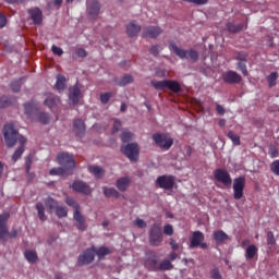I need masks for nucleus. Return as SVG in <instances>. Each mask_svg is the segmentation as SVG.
<instances>
[{"label": "nucleus", "instance_id": "1", "mask_svg": "<svg viewBox=\"0 0 279 279\" xmlns=\"http://www.w3.org/2000/svg\"><path fill=\"white\" fill-rule=\"evenodd\" d=\"M3 134L7 147H14L16 145V142H19L21 145L12 156V160L16 162V160H19V158H21V156H23V153L25 151V143H27V140L25 138V136L19 134V131L14 129V123L12 122L4 125Z\"/></svg>", "mask_w": 279, "mask_h": 279}, {"label": "nucleus", "instance_id": "2", "mask_svg": "<svg viewBox=\"0 0 279 279\" xmlns=\"http://www.w3.org/2000/svg\"><path fill=\"white\" fill-rule=\"evenodd\" d=\"M169 49L170 51H173V53H175V56H178V58L181 60H191V62H197V60H199V52H197V50L193 48L184 50L178 47L175 41H169Z\"/></svg>", "mask_w": 279, "mask_h": 279}, {"label": "nucleus", "instance_id": "3", "mask_svg": "<svg viewBox=\"0 0 279 279\" xmlns=\"http://www.w3.org/2000/svg\"><path fill=\"white\" fill-rule=\"evenodd\" d=\"M165 241L162 225L154 222L148 229V243L151 247H160Z\"/></svg>", "mask_w": 279, "mask_h": 279}, {"label": "nucleus", "instance_id": "4", "mask_svg": "<svg viewBox=\"0 0 279 279\" xmlns=\"http://www.w3.org/2000/svg\"><path fill=\"white\" fill-rule=\"evenodd\" d=\"M71 207L74 209L73 219L74 221H76V230H78V232L86 231L88 225H86V217L82 215V207L80 206V204H77V202L73 199L71 201Z\"/></svg>", "mask_w": 279, "mask_h": 279}, {"label": "nucleus", "instance_id": "5", "mask_svg": "<svg viewBox=\"0 0 279 279\" xmlns=\"http://www.w3.org/2000/svg\"><path fill=\"white\" fill-rule=\"evenodd\" d=\"M8 219H10V214L0 215V241H3L5 236H10V239H16L19 232L16 229H13L11 232L8 229Z\"/></svg>", "mask_w": 279, "mask_h": 279}, {"label": "nucleus", "instance_id": "6", "mask_svg": "<svg viewBox=\"0 0 279 279\" xmlns=\"http://www.w3.org/2000/svg\"><path fill=\"white\" fill-rule=\"evenodd\" d=\"M153 141L157 145V147L162 149V151H169V149L173 147V138L167 137V135L162 133L153 134Z\"/></svg>", "mask_w": 279, "mask_h": 279}, {"label": "nucleus", "instance_id": "7", "mask_svg": "<svg viewBox=\"0 0 279 279\" xmlns=\"http://www.w3.org/2000/svg\"><path fill=\"white\" fill-rule=\"evenodd\" d=\"M122 154L129 158V160L136 162L138 160V144L137 143H130L126 144L125 146H121Z\"/></svg>", "mask_w": 279, "mask_h": 279}, {"label": "nucleus", "instance_id": "8", "mask_svg": "<svg viewBox=\"0 0 279 279\" xmlns=\"http://www.w3.org/2000/svg\"><path fill=\"white\" fill-rule=\"evenodd\" d=\"M156 184L159 189H163L165 191H172L175 186V177L171 174H163L157 178Z\"/></svg>", "mask_w": 279, "mask_h": 279}, {"label": "nucleus", "instance_id": "9", "mask_svg": "<svg viewBox=\"0 0 279 279\" xmlns=\"http://www.w3.org/2000/svg\"><path fill=\"white\" fill-rule=\"evenodd\" d=\"M144 265L148 271H158L160 264H158V255L156 254V251H148L146 253Z\"/></svg>", "mask_w": 279, "mask_h": 279}, {"label": "nucleus", "instance_id": "10", "mask_svg": "<svg viewBox=\"0 0 279 279\" xmlns=\"http://www.w3.org/2000/svg\"><path fill=\"white\" fill-rule=\"evenodd\" d=\"M243 191H245V177H238L233 180L234 199H241L243 197Z\"/></svg>", "mask_w": 279, "mask_h": 279}, {"label": "nucleus", "instance_id": "11", "mask_svg": "<svg viewBox=\"0 0 279 279\" xmlns=\"http://www.w3.org/2000/svg\"><path fill=\"white\" fill-rule=\"evenodd\" d=\"M215 180L221 182L225 186H232V177L230 173L221 168H218L214 172Z\"/></svg>", "mask_w": 279, "mask_h": 279}, {"label": "nucleus", "instance_id": "12", "mask_svg": "<svg viewBox=\"0 0 279 279\" xmlns=\"http://www.w3.org/2000/svg\"><path fill=\"white\" fill-rule=\"evenodd\" d=\"M222 81L225 84H241L243 82V77L238 72L229 70L222 74Z\"/></svg>", "mask_w": 279, "mask_h": 279}, {"label": "nucleus", "instance_id": "13", "mask_svg": "<svg viewBox=\"0 0 279 279\" xmlns=\"http://www.w3.org/2000/svg\"><path fill=\"white\" fill-rule=\"evenodd\" d=\"M27 14L35 25H43V10L34 7L27 10Z\"/></svg>", "mask_w": 279, "mask_h": 279}, {"label": "nucleus", "instance_id": "14", "mask_svg": "<svg viewBox=\"0 0 279 279\" xmlns=\"http://www.w3.org/2000/svg\"><path fill=\"white\" fill-rule=\"evenodd\" d=\"M36 112H38V105H36V101L34 99L24 104V113L27 117V119L34 121Z\"/></svg>", "mask_w": 279, "mask_h": 279}, {"label": "nucleus", "instance_id": "15", "mask_svg": "<svg viewBox=\"0 0 279 279\" xmlns=\"http://www.w3.org/2000/svg\"><path fill=\"white\" fill-rule=\"evenodd\" d=\"M95 248H87L78 256V265H90L95 260Z\"/></svg>", "mask_w": 279, "mask_h": 279}, {"label": "nucleus", "instance_id": "16", "mask_svg": "<svg viewBox=\"0 0 279 279\" xmlns=\"http://www.w3.org/2000/svg\"><path fill=\"white\" fill-rule=\"evenodd\" d=\"M162 34L159 26H146L142 33L143 38H158Z\"/></svg>", "mask_w": 279, "mask_h": 279}, {"label": "nucleus", "instance_id": "17", "mask_svg": "<svg viewBox=\"0 0 279 279\" xmlns=\"http://www.w3.org/2000/svg\"><path fill=\"white\" fill-rule=\"evenodd\" d=\"M72 189L73 191H76V193H82L83 195H90V193H93L90 186L83 181H74Z\"/></svg>", "mask_w": 279, "mask_h": 279}, {"label": "nucleus", "instance_id": "18", "mask_svg": "<svg viewBox=\"0 0 279 279\" xmlns=\"http://www.w3.org/2000/svg\"><path fill=\"white\" fill-rule=\"evenodd\" d=\"M204 233L202 231H194L190 239V247L191 250H195V247H199L204 242Z\"/></svg>", "mask_w": 279, "mask_h": 279}, {"label": "nucleus", "instance_id": "19", "mask_svg": "<svg viewBox=\"0 0 279 279\" xmlns=\"http://www.w3.org/2000/svg\"><path fill=\"white\" fill-rule=\"evenodd\" d=\"M101 10V4L99 1L94 0L90 2V4L87 7V12L89 15V19H97L99 16V11Z\"/></svg>", "mask_w": 279, "mask_h": 279}, {"label": "nucleus", "instance_id": "20", "mask_svg": "<svg viewBox=\"0 0 279 279\" xmlns=\"http://www.w3.org/2000/svg\"><path fill=\"white\" fill-rule=\"evenodd\" d=\"M57 161L61 167H66L69 170H71V155L59 153L57 155Z\"/></svg>", "mask_w": 279, "mask_h": 279}, {"label": "nucleus", "instance_id": "21", "mask_svg": "<svg viewBox=\"0 0 279 279\" xmlns=\"http://www.w3.org/2000/svg\"><path fill=\"white\" fill-rule=\"evenodd\" d=\"M131 183H132V179H130L129 177H122L117 180L116 186L118 190L124 193V191H128Z\"/></svg>", "mask_w": 279, "mask_h": 279}, {"label": "nucleus", "instance_id": "22", "mask_svg": "<svg viewBox=\"0 0 279 279\" xmlns=\"http://www.w3.org/2000/svg\"><path fill=\"white\" fill-rule=\"evenodd\" d=\"M73 130H74L76 136H78V138H82V136H84V134H86V124L80 119L75 120Z\"/></svg>", "mask_w": 279, "mask_h": 279}, {"label": "nucleus", "instance_id": "23", "mask_svg": "<svg viewBox=\"0 0 279 279\" xmlns=\"http://www.w3.org/2000/svg\"><path fill=\"white\" fill-rule=\"evenodd\" d=\"M214 240L217 245H221V243H226V241H230V235L226 233L223 230L214 231Z\"/></svg>", "mask_w": 279, "mask_h": 279}, {"label": "nucleus", "instance_id": "24", "mask_svg": "<svg viewBox=\"0 0 279 279\" xmlns=\"http://www.w3.org/2000/svg\"><path fill=\"white\" fill-rule=\"evenodd\" d=\"M84 95L82 94V89H80V86H74L72 87V93H71V102L73 106H76V104H80V99H82Z\"/></svg>", "mask_w": 279, "mask_h": 279}, {"label": "nucleus", "instance_id": "25", "mask_svg": "<svg viewBox=\"0 0 279 279\" xmlns=\"http://www.w3.org/2000/svg\"><path fill=\"white\" fill-rule=\"evenodd\" d=\"M141 32V25L136 24L135 22H130L126 25V34L130 38H134Z\"/></svg>", "mask_w": 279, "mask_h": 279}, {"label": "nucleus", "instance_id": "26", "mask_svg": "<svg viewBox=\"0 0 279 279\" xmlns=\"http://www.w3.org/2000/svg\"><path fill=\"white\" fill-rule=\"evenodd\" d=\"M34 119L35 120H32V121H36L37 123H43V125H47L49 124V121H51V118L47 112H37L35 113Z\"/></svg>", "mask_w": 279, "mask_h": 279}, {"label": "nucleus", "instance_id": "27", "mask_svg": "<svg viewBox=\"0 0 279 279\" xmlns=\"http://www.w3.org/2000/svg\"><path fill=\"white\" fill-rule=\"evenodd\" d=\"M258 254V247L254 244H250L245 250V259L252 260Z\"/></svg>", "mask_w": 279, "mask_h": 279}, {"label": "nucleus", "instance_id": "28", "mask_svg": "<svg viewBox=\"0 0 279 279\" xmlns=\"http://www.w3.org/2000/svg\"><path fill=\"white\" fill-rule=\"evenodd\" d=\"M44 104L45 106H47V108H50V110H52V108H56V106L60 104V98L58 96L50 95L45 99Z\"/></svg>", "mask_w": 279, "mask_h": 279}, {"label": "nucleus", "instance_id": "29", "mask_svg": "<svg viewBox=\"0 0 279 279\" xmlns=\"http://www.w3.org/2000/svg\"><path fill=\"white\" fill-rule=\"evenodd\" d=\"M245 25L243 23L234 24L232 22L227 23V29L230 34H238V32H243Z\"/></svg>", "mask_w": 279, "mask_h": 279}, {"label": "nucleus", "instance_id": "30", "mask_svg": "<svg viewBox=\"0 0 279 279\" xmlns=\"http://www.w3.org/2000/svg\"><path fill=\"white\" fill-rule=\"evenodd\" d=\"M69 168L68 167H58V168H52L49 170V175H68L69 174Z\"/></svg>", "mask_w": 279, "mask_h": 279}, {"label": "nucleus", "instance_id": "31", "mask_svg": "<svg viewBox=\"0 0 279 279\" xmlns=\"http://www.w3.org/2000/svg\"><path fill=\"white\" fill-rule=\"evenodd\" d=\"M88 171H89V173H93L95 175V178H97L98 180L104 178V173H106L104 168H101L99 166H89Z\"/></svg>", "mask_w": 279, "mask_h": 279}, {"label": "nucleus", "instance_id": "32", "mask_svg": "<svg viewBox=\"0 0 279 279\" xmlns=\"http://www.w3.org/2000/svg\"><path fill=\"white\" fill-rule=\"evenodd\" d=\"M16 104V98L14 97H0V108H10V106Z\"/></svg>", "mask_w": 279, "mask_h": 279}, {"label": "nucleus", "instance_id": "33", "mask_svg": "<svg viewBox=\"0 0 279 279\" xmlns=\"http://www.w3.org/2000/svg\"><path fill=\"white\" fill-rule=\"evenodd\" d=\"M24 256H25L26 260L28 263H31L32 265H34L35 263L38 262V254L36 253V251L26 250L24 253Z\"/></svg>", "mask_w": 279, "mask_h": 279}, {"label": "nucleus", "instance_id": "34", "mask_svg": "<svg viewBox=\"0 0 279 279\" xmlns=\"http://www.w3.org/2000/svg\"><path fill=\"white\" fill-rule=\"evenodd\" d=\"M114 82L118 86H128V84H132V82H134V77H132L130 74H126L121 78H116Z\"/></svg>", "mask_w": 279, "mask_h": 279}, {"label": "nucleus", "instance_id": "35", "mask_svg": "<svg viewBox=\"0 0 279 279\" xmlns=\"http://www.w3.org/2000/svg\"><path fill=\"white\" fill-rule=\"evenodd\" d=\"M102 191L105 197H114L116 199H119V197H121V194L114 187H102Z\"/></svg>", "mask_w": 279, "mask_h": 279}, {"label": "nucleus", "instance_id": "36", "mask_svg": "<svg viewBox=\"0 0 279 279\" xmlns=\"http://www.w3.org/2000/svg\"><path fill=\"white\" fill-rule=\"evenodd\" d=\"M45 205L48 208L50 215L58 208V201L53 199L51 196L47 197L45 201Z\"/></svg>", "mask_w": 279, "mask_h": 279}, {"label": "nucleus", "instance_id": "37", "mask_svg": "<svg viewBox=\"0 0 279 279\" xmlns=\"http://www.w3.org/2000/svg\"><path fill=\"white\" fill-rule=\"evenodd\" d=\"M169 80L163 81H154L150 82L151 86H154L155 90H165V88H168Z\"/></svg>", "mask_w": 279, "mask_h": 279}, {"label": "nucleus", "instance_id": "38", "mask_svg": "<svg viewBox=\"0 0 279 279\" xmlns=\"http://www.w3.org/2000/svg\"><path fill=\"white\" fill-rule=\"evenodd\" d=\"M65 87H66V77H64V75L62 74H59L57 76L56 88L57 90H64Z\"/></svg>", "mask_w": 279, "mask_h": 279}, {"label": "nucleus", "instance_id": "39", "mask_svg": "<svg viewBox=\"0 0 279 279\" xmlns=\"http://www.w3.org/2000/svg\"><path fill=\"white\" fill-rule=\"evenodd\" d=\"M171 269H173V264L169 259L162 260L158 267V271H171Z\"/></svg>", "mask_w": 279, "mask_h": 279}, {"label": "nucleus", "instance_id": "40", "mask_svg": "<svg viewBox=\"0 0 279 279\" xmlns=\"http://www.w3.org/2000/svg\"><path fill=\"white\" fill-rule=\"evenodd\" d=\"M236 69L238 71H241L244 77H247V75H250V72L247 71V61H239L236 64Z\"/></svg>", "mask_w": 279, "mask_h": 279}, {"label": "nucleus", "instance_id": "41", "mask_svg": "<svg viewBox=\"0 0 279 279\" xmlns=\"http://www.w3.org/2000/svg\"><path fill=\"white\" fill-rule=\"evenodd\" d=\"M168 88L172 93H180V90H182L180 83L178 81H171V80H168Z\"/></svg>", "mask_w": 279, "mask_h": 279}, {"label": "nucleus", "instance_id": "42", "mask_svg": "<svg viewBox=\"0 0 279 279\" xmlns=\"http://www.w3.org/2000/svg\"><path fill=\"white\" fill-rule=\"evenodd\" d=\"M36 210L40 221H46L47 217L45 216V205L43 203H37Z\"/></svg>", "mask_w": 279, "mask_h": 279}, {"label": "nucleus", "instance_id": "43", "mask_svg": "<svg viewBox=\"0 0 279 279\" xmlns=\"http://www.w3.org/2000/svg\"><path fill=\"white\" fill-rule=\"evenodd\" d=\"M227 136L232 142L233 145H241V136L236 135V133H234L233 131H229Z\"/></svg>", "mask_w": 279, "mask_h": 279}, {"label": "nucleus", "instance_id": "44", "mask_svg": "<svg viewBox=\"0 0 279 279\" xmlns=\"http://www.w3.org/2000/svg\"><path fill=\"white\" fill-rule=\"evenodd\" d=\"M108 254H112V250L106 246H100L97 251H95V255L99 256V258L108 256Z\"/></svg>", "mask_w": 279, "mask_h": 279}, {"label": "nucleus", "instance_id": "45", "mask_svg": "<svg viewBox=\"0 0 279 279\" xmlns=\"http://www.w3.org/2000/svg\"><path fill=\"white\" fill-rule=\"evenodd\" d=\"M54 210H56V215L59 219H62V217H66V215H69V210L64 206L58 205Z\"/></svg>", "mask_w": 279, "mask_h": 279}, {"label": "nucleus", "instance_id": "46", "mask_svg": "<svg viewBox=\"0 0 279 279\" xmlns=\"http://www.w3.org/2000/svg\"><path fill=\"white\" fill-rule=\"evenodd\" d=\"M23 84V78H19L11 82V88L13 93H19L21 90V86Z\"/></svg>", "mask_w": 279, "mask_h": 279}, {"label": "nucleus", "instance_id": "47", "mask_svg": "<svg viewBox=\"0 0 279 279\" xmlns=\"http://www.w3.org/2000/svg\"><path fill=\"white\" fill-rule=\"evenodd\" d=\"M134 138V133L129 131H123L121 134V141L122 143H130Z\"/></svg>", "mask_w": 279, "mask_h": 279}, {"label": "nucleus", "instance_id": "48", "mask_svg": "<svg viewBox=\"0 0 279 279\" xmlns=\"http://www.w3.org/2000/svg\"><path fill=\"white\" fill-rule=\"evenodd\" d=\"M277 80H278V72H271L268 76L269 88H274V86H276Z\"/></svg>", "mask_w": 279, "mask_h": 279}, {"label": "nucleus", "instance_id": "49", "mask_svg": "<svg viewBox=\"0 0 279 279\" xmlns=\"http://www.w3.org/2000/svg\"><path fill=\"white\" fill-rule=\"evenodd\" d=\"M250 54L245 51H238L235 52V60H239V62H247V57Z\"/></svg>", "mask_w": 279, "mask_h": 279}, {"label": "nucleus", "instance_id": "50", "mask_svg": "<svg viewBox=\"0 0 279 279\" xmlns=\"http://www.w3.org/2000/svg\"><path fill=\"white\" fill-rule=\"evenodd\" d=\"M270 171L274 175H279V159L270 163Z\"/></svg>", "mask_w": 279, "mask_h": 279}, {"label": "nucleus", "instance_id": "51", "mask_svg": "<svg viewBox=\"0 0 279 279\" xmlns=\"http://www.w3.org/2000/svg\"><path fill=\"white\" fill-rule=\"evenodd\" d=\"M209 276L211 279H223V276H221V272L217 267L210 270Z\"/></svg>", "mask_w": 279, "mask_h": 279}, {"label": "nucleus", "instance_id": "52", "mask_svg": "<svg viewBox=\"0 0 279 279\" xmlns=\"http://www.w3.org/2000/svg\"><path fill=\"white\" fill-rule=\"evenodd\" d=\"M112 97V93L111 92H107L104 94H100V101L101 104H104V106H106V104H108V101H110Z\"/></svg>", "mask_w": 279, "mask_h": 279}, {"label": "nucleus", "instance_id": "53", "mask_svg": "<svg viewBox=\"0 0 279 279\" xmlns=\"http://www.w3.org/2000/svg\"><path fill=\"white\" fill-rule=\"evenodd\" d=\"M267 245H276V236L274 235V231H268L267 232Z\"/></svg>", "mask_w": 279, "mask_h": 279}, {"label": "nucleus", "instance_id": "54", "mask_svg": "<svg viewBox=\"0 0 279 279\" xmlns=\"http://www.w3.org/2000/svg\"><path fill=\"white\" fill-rule=\"evenodd\" d=\"M133 223H134V226H135L136 228H141V229L147 228V222H145V220H143V219H141V218H136Z\"/></svg>", "mask_w": 279, "mask_h": 279}, {"label": "nucleus", "instance_id": "55", "mask_svg": "<svg viewBox=\"0 0 279 279\" xmlns=\"http://www.w3.org/2000/svg\"><path fill=\"white\" fill-rule=\"evenodd\" d=\"M163 234H166L167 236H173V226L165 225Z\"/></svg>", "mask_w": 279, "mask_h": 279}, {"label": "nucleus", "instance_id": "56", "mask_svg": "<svg viewBox=\"0 0 279 279\" xmlns=\"http://www.w3.org/2000/svg\"><path fill=\"white\" fill-rule=\"evenodd\" d=\"M185 3H194V5H206L208 0H183Z\"/></svg>", "mask_w": 279, "mask_h": 279}, {"label": "nucleus", "instance_id": "57", "mask_svg": "<svg viewBox=\"0 0 279 279\" xmlns=\"http://www.w3.org/2000/svg\"><path fill=\"white\" fill-rule=\"evenodd\" d=\"M8 25V17H5V14L0 13V29H3Z\"/></svg>", "mask_w": 279, "mask_h": 279}, {"label": "nucleus", "instance_id": "58", "mask_svg": "<svg viewBox=\"0 0 279 279\" xmlns=\"http://www.w3.org/2000/svg\"><path fill=\"white\" fill-rule=\"evenodd\" d=\"M151 56H155V58H157L158 53H160V46L155 45L153 47H150L149 49Z\"/></svg>", "mask_w": 279, "mask_h": 279}, {"label": "nucleus", "instance_id": "59", "mask_svg": "<svg viewBox=\"0 0 279 279\" xmlns=\"http://www.w3.org/2000/svg\"><path fill=\"white\" fill-rule=\"evenodd\" d=\"M156 75L157 77H168L169 72H167L165 69H158L156 70Z\"/></svg>", "mask_w": 279, "mask_h": 279}, {"label": "nucleus", "instance_id": "60", "mask_svg": "<svg viewBox=\"0 0 279 279\" xmlns=\"http://www.w3.org/2000/svg\"><path fill=\"white\" fill-rule=\"evenodd\" d=\"M51 51H52V53H54V56H62V53H63L62 48H60L56 45H53L51 47Z\"/></svg>", "mask_w": 279, "mask_h": 279}, {"label": "nucleus", "instance_id": "61", "mask_svg": "<svg viewBox=\"0 0 279 279\" xmlns=\"http://www.w3.org/2000/svg\"><path fill=\"white\" fill-rule=\"evenodd\" d=\"M121 125H122L121 120L116 119L113 121V133L119 132V130H121Z\"/></svg>", "mask_w": 279, "mask_h": 279}, {"label": "nucleus", "instance_id": "62", "mask_svg": "<svg viewBox=\"0 0 279 279\" xmlns=\"http://www.w3.org/2000/svg\"><path fill=\"white\" fill-rule=\"evenodd\" d=\"M216 112H218V114L220 117H223V114H226V108H223V106H221V105H217L216 106Z\"/></svg>", "mask_w": 279, "mask_h": 279}, {"label": "nucleus", "instance_id": "63", "mask_svg": "<svg viewBox=\"0 0 279 279\" xmlns=\"http://www.w3.org/2000/svg\"><path fill=\"white\" fill-rule=\"evenodd\" d=\"M76 56H78V58H86L88 56V52H86V50L78 48L76 50Z\"/></svg>", "mask_w": 279, "mask_h": 279}, {"label": "nucleus", "instance_id": "64", "mask_svg": "<svg viewBox=\"0 0 279 279\" xmlns=\"http://www.w3.org/2000/svg\"><path fill=\"white\" fill-rule=\"evenodd\" d=\"M25 169H26V173H29V171L32 169V158H26Z\"/></svg>", "mask_w": 279, "mask_h": 279}]
</instances>
